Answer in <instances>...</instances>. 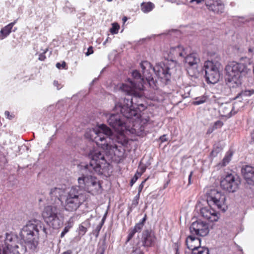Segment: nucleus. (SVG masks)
I'll use <instances>...</instances> for the list:
<instances>
[{"label":"nucleus","mask_w":254,"mask_h":254,"mask_svg":"<svg viewBox=\"0 0 254 254\" xmlns=\"http://www.w3.org/2000/svg\"><path fill=\"white\" fill-rule=\"evenodd\" d=\"M133 75L134 77H139L137 72H134ZM140 80L138 84L135 86V90L132 92L130 85H132L130 81L127 83H123L120 87V89L125 92L128 96L124 99H121L120 101L115 104L116 110H120L126 117L127 120V129L125 131H128L132 134L140 135L144 130V125L147 123V119H140V115L136 108L139 107H143L142 103H139L142 95L141 90L143 89L141 79Z\"/></svg>","instance_id":"obj_1"},{"label":"nucleus","mask_w":254,"mask_h":254,"mask_svg":"<svg viewBox=\"0 0 254 254\" xmlns=\"http://www.w3.org/2000/svg\"><path fill=\"white\" fill-rule=\"evenodd\" d=\"M140 67L142 72V75L136 70H134L132 72V79L128 78L124 83H127L130 81L132 84L130 85L132 92L135 90V86H136L140 82V80L138 77H134L133 75L134 72H137L139 74V77L141 78V83L143 86V89L141 90L142 94V91L144 89V84L147 82L150 87L153 89H157L156 80L154 79L153 77V73L154 72L158 78H160L162 82L167 83L170 80L171 77V73L170 68L164 64H157L154 67H153L150 63L147 61H143L140 63Z\"/></svg>","instance_id":"obj_2"},{"label":"nucleus","mask_w":254,"mask_h":254,"mask_svg":"<svg viewBox=\"0 0 254 254\" xmlns=\"http://www.w3.org/2000/svg\"><path fill=\"white\" fill-rule=\"evenodd\" d=\"M113 134L112 130L104 124L99 126L97 127L93 128L89 131L90 139L94 141L98 146H100L104 151L98 150L107 159H110L114 161L120 160L124 156L125 150L122 146H117L116 144H111L108 143L107 139H110V136ZM109 164L108 162H107ZM110 164H109V165Z\"/></svg>","instance_id":"obj_3"},{"label":"nucleus","mask_w":254,"mask_h":254,"mask_svg":"<svg viewBox=\"0 0 254 254\" xmlns=\"http://www.w3.org/2000/svg\"><path fill=\"white\" fill-rule=\"evenodd\" d=\"M88 157L90 159L89 164L82 166L83 171L86 176L83 175L78 178L79 186H76L79 189L80 188L85 190L86 182L89 174L96 173L98 174H103L109 170V164L107 163L103 153L98 150H92L88 153Z\"/></svg>","instance_id":"obj_4"},{"label":"nucleus","mask_w":254,"mask_h":254,"mask_svg":"<svg viewBox=\"0 0 254 254\" xmlns=\"http://www.w3.org/2000/svg\"><path fill=\"white\" fill-rule=\"evenodd\" d=\"M206 200L209 206L200 209V215L210 222L217 221L219 218V214L211 206H216L222 211H225L227 208L226 195L216 189H212L207 193Z\"/></svg>","instance_id":"obj_5"},{"label":"nucleus","mask_w":254,"mask_h":254,"mask_svg":"<svg viewBox=\"0 0 254 254\" xmlns=\"http://www.w3.org/2000/svg\"><path fill=\"white\" fill-rule=\"evenodd\" d=\"M47 229L39 220H32L27 222L22 228L20 236L28 247L35 250L38 245L39 236L47 237Z\"/></svg>","instance_id":"obj_6"},{"label":"nucleus","mask_w":254,"mask_h":254,"mask_svg":"<svg viewBox=\"0 0 254 254\" xmlns=\"http://www.w3.org/2000/svg\"><path fill=\"white\" fill-rule=\"evenodd\" d=\"M226 72V83L230 88H236L242 84V78L250 71L244 64L232 62L225 67Z\"/></svg>","instance_id":"obj_7"},{"label":"nucleus","mask_w":254,"mask_h":254,"mask_svg":"<svg viewBox=\"0 0 254 254\" xmlns=\"http://www.w3.org/2000/svg\"><path fill=\"white\" fill-rule=\"evenodd\" d=\"M64 207L69 212H74L86 201V195L76 187H71L67 192Z\"/></svg>","instance_id":"obj_8"},{"label":"nucleus","mask_w":254,"mask_h":254,"mask_svg":"<svg viewBox=\"0 0 254 254\" xmlns=\"http://www.w3.org/2000/svg\"><path fill=\"white\" fill-rule=\"evenodd\" d=\"M220 57L216 56V59L208 60L204 64L206 81L207 83L215 84L220 78L219 68L220 65L219 61Z\"/></svg>","instance_id":"obj_9"},{"label":"nucleus","mask_w":254,"mask_h":254,"mask_svg":"<svg viewBox=\"0 0 254 254\" xmlns=\"http://www.w3.org/2000/svg\"><path fill=\"white\" fill-rule=\"evenodd\" d=\"M42 216L45 221L54 229H58L63 223V217L56 206L49 205L45 207Z\"/></svg>","instance_id":"obj_10"},{"label":"nucleus","mask_w":254,"mask_h":254,"mask_svg":"<svg viewBox=\"0 0 254 254\" xmlns=\"http://www.w3.org/2000/svg\"><path fill=\"white\" fill-rule=\"evenodd\" d=\"M114 109L116 111H120V113L111 114L109 115V117L108 115H107V122L117 131L121 132H124L127 129V120L120 110H116L115 107Z\"/></svg>","instance_id":"obj_11"},{"label":"nucleus","mask_w":254,"mask_h":254,"mask_svg":"<svg viewBox=\"0 0 254 254\" xmlns=\"http://www.w3.org/2000/svg\"><path fill=\"white\" fill-rule=\"evenodd\" d=\"M241 184L240 178L236 174H228L222 178L220 182L221 188L229 192H235Z\"/></svg>","instance_id":"obj_12"},{"label":"nucleus","mask_w":254,"mask_h":254,"mask_svg":"<svg viewBox=\"0 0 254 254\" xmlns=\"http://www.w3.org/2000/svg\"><path fill=\"white\" fill-rule=\"evenodd\" d=\"M190 230L191 234L204 237L209 232V225L206 222L197 220L192 223Z\"/></svg>","instance_id":"obj_13"},{"label":"nucleus","mask_w":254,"mask_h":254,"mask_svg":"<svg viewBox=\"0 0 254 254\" xmlns=\"http://www.w3.org/2000/svg\"><path fill=\"white\" fill-rule=\"evenodd\" d=\"M154 233L150 230H146L142 233V244L144 247L152 246L156 241Z\"/></svg>","instance_id":"obj_14"},{"label":"nucleus","mask_w":254,"mask_h":254,"mask_svg":"<svg viewBox=\"0 0 254 254\" xmlns=\"http://www.w3.org/2000/svg\"><path fill=\"white\" fill-rule=\"evenodd\" d=\"M241 172L246 182L250 185H254V167L246 165L242 168Z\"/></svg>","instance_id":"obj_15"},{"label":"nucleus","mask_w":254,"mask_h":254,"mask_svg":"<svg viewBox=\"0 0 254 254\" xmlns=\"http://www.w3.org/2000/svg\"><path fill=\"white\" fill-rule=\"evenodd\" d=\"M207 8L217 14H220L224 12L225 5L221 0H213L212 2L208 1L206 3Z\"/></svg>","instance_id":"obj_16"},{"label":"nucleus","mask_w":254,"mask_h":254,"mask_svg":"<svg viewBox=\"0 0 254 254\" xmlns=\"http://www.w3.org/2000/svg\"><path fill=\"white\" fill-rule=\"evenodd\" d=\"M234 107L231 103L223 104L219 108V112L222 116L229 118L236 114V112H233Z\"/></svg>","instance_id":"obj_17"},{"label":"nucleus","mask_w":254,"mask_h":254,"mask_svg":"<svg viewBox=\"0 0 254 254\" xmlns=\"http://www.w3.org/2000/svg\"><path fill=\"white\" fill-rule=\"evenodd\" d=\"M64 193V190L59 188H54L51 189L49 193L51 198L52 203H57L62 202V195Z\"/></svg>","instance_id":"obj_18"},{"label":"nucleus","mask_w":254,"mask_h":254,"mask_svg":"<svg viewBox=\"0 0 254 254\" xmlns=\"http://www.w3.org/2000/svg\"><path fill=\"white\" fill-rule=\"evenodd\" d=\"M186 243L187 248L191 251L200 248V239L199 238L192 236L191 235L188 236L186 240Z\"/></svg>","instance_id":"obj_19"},{"label":"nucleus","mask_w":254,"mask_h":254,"mask_svg":"<svg viewBox=\"0 0 254 254\" xmlns=\"http://www.w3.org/2000/svg\"><path fill=\"white\" fill-rule=\"evenodd\" d=\"M146 220V215H145L144 217L138 223L136 224L134 227L129 230V234L127 236V242L130 241L134 236L136 233L140 232L142 229L144 223Z\"/></svg>","instance_id":"obj_20"},{"label":"nucleus","mask_w":254,"mask_h":254,"mask_svg":"<svg viewBox=\"0 0 254 254\" xmlns=\"http://www.w3.org/2000/svg\"><path fill=\"white\" fill-rule=\"evenodd\" d=\"M185 62L188 64V66H198V64L200 60L198 54L193 53L185 56Z\"/></svg>","instance_id":"obj_21"},{"label":"nucleus","mask_w":254,"mask_h":254,"mask_svg":"<svg viewBox=\"0 0 254 254\" xmlns=\"http://www.w3.org/2000/svg\"><path fill=\"white\" fill-rule=\"evenodd\" d=\"M16 21L11 22L2 28L0 31V39L2 40L6 38L11 32L12 28L15 24Z\"/></svg>","instance_id":"obj_22"},{"label":"nucleus","mask_w":254,"mask_h":254,"mask_svg":"<svg viewBox=\"0 0 254 254\" xmlns=\"http://www.w3.org/2000/svg\"><path fill=\"white\" fill-rule=\"evenodd\" d=\"M170 53L175 57H185L187 54L186 50L183 47L180 46L172 48L170 50Z\"/></svg>","instance_id":"obj_23"},{"label":"nucleus","mask_w":254,"mask_h":254,"mask_svg":"<svg viewBox=\"0 0 254 254\" xmlns=\"http://www.w3.org/2000/svg\"><path fill=\"white\" fill-rule=\"evenodd\" d=\"M90 223L89 220H86L79 225L78 231V234L83 236L86 233L87 229L90 227Z\"/></svg>","instance_id":"obj_24"},{"label":"nucleus","mask_w":254,"mask_h":254,"mask_svg":"<svg viewBox=\"0 0 254 254\" xmlns=\"http://www.w3.org/2000/svg\"><path fill=\"white\" fill-rule=\"evenodd\" d=\"M92 174H88V177L86 182L85 190L89 192H90V189L91 187L94 186V184L97 181V179L95 177L92 176Z\"/></svg>","instance_id":"obj_25"},{"label":"nucleus","mask_w":254,"mask_h":254,"mask_svg":"<svg viewBox=\"0 0 254 254\" xmlns=\"http://www.w3.org/2000/svg\"><path fill=\"white\" fill-rule=\"evenodd\" d=\"M187 72L190 76L194 78H197L199 74V71L197 69V66H188Z\"/></svg>","instance_id":"obj_26"},{"label":"nucleus","mask_w":254,"mask_h":254,"mask_svg":"<svg viewBox=\"0 0 254 254\" xmlns=\"http://www.w3.org/2000/svg\"><path fill=\"white\" fill-rule=\"evenodd\" d=\"M154 7V5L151 2H142L141 4V10L144 13H147L151 11Z\"/></svg>","instance_id":"obj_27"},{"label":"nucleus","mask_w":254,"mask_h":254,"mask_svg":"<svg viewBox=\"0 0 254 254\" xmlns=\"http://www.w3.org/2000/svg\"><path fill=\"white\" fill-rule=\"evenodd\" d=\"M145 248L142 244L138 243L135 246L133 247L131 254H143Z\"/></svg>","instance_id":"obj_28"},{"label":"nucleus","mask_w":254,"mask_h":254,"mask_svg":"<svg viewBox=\"0 0 254 254\" xmlns=\"http://www.w3.org/2000/svg\"><path fill=\"white\" fill-rule=\"evenodd\" d=\"M101 192V185L100 183L97 181L94 186L90 189V193L92 194H97Z\"/></svg>","instance_id":"obj_29"},{"label":"nucleus","mask_w":254,"mask_h":254,"mask_svg":"<svg viewBox=\"0 0 254 254\" xmlns=\"http://www.w3.org/2000/svg\"><path fill=\"white\" fill-rule=\"evenodd\" d=\"M191 254H209V250L208 248L201 247L191 252Z\"/></svg>","instance_id":"obj_30"},{"label":"nucleus","mask_w":254,"mask_h":254,"mask_svg":"<svg viewBox=\"0 0 254 254\" xmlns=\"http://www.w3.org/2000/svg\"><path fill=\"white\" fill-rule=\"evenodd\" d=\"M232 156V153L231 152H228L222 160V166H226L230 161Z\"/></svg>","instance_id":"obj_31"},{"label":"nucleus","mask_w":254,"mask_h":254,"mask_svg":"<svg viewBox=\"0 0 254 254\" xmlns=\"http://www.w3.org/2000/svg\"><path fill=\"white\" fill-rule=\"evenodd\" d=\"M206 96H202L201 97H199L195 98V101L193 102V104L194 105H198L205 103V102H206Z\"/></svg>","instance_id":"obj_32"},{"label":"nucleus","mask_w":254,"mask_h":254,"mask_svg":"<svg viewBox=\"0 0 254 254\" xmlns=\"http://www.w3.org/2000/svg\"><path fill=\"white\" fill-rule=\"evenodd\" d=\"M73 224L71 222H68L61 233V237L63 238L64 235L69 231V229L72 227Z\"/></svg>","instance_id":"obj_33"},{"label":"nucleus","mask_w":254,"mask_h":254,"mask_svg":"<svg viewBox=\"0 0 254 254\" xmlns=\"http://www.w3.org/2000/svg\"><path fill=\"white\" fill-rule=\"evenodd\" d=\"M120 28V25L117 23H113L112 24V27L110 29V32L112 34H117L118 33Z\"/></svg>","instance_id":"obj_34"},{"label":"nucleus","mask_w":254,"mask_h":254,"mask_svg":"<svg viewBox=\"0 0 254 254\" xmlns=\"http://www.w3.org/2000/svg\"><path fill=\"white\" fill-rule=\"evenodd\" d=\"M140 197V194L137 193L134 197L131 205L130 207V211H132V208H135L138 204V200Z\"/></svg>","instance_id":"obj_35"},{"label":"nucleus","mask_w":254,"mask_h":254,"mask_svg":"<svg viewBox=\"0 0 254 254\" xmlns=\"http://www.w3.org/2000/svg\"><path fill=\"white\" fill-rule=\"evenodd\" d=\"M222 150V147L218 146H215L211 152V155L213 157L217 156V154L219 153Z\"/></svg>","instance_id":"obj_36"},{"label":"nucleus","mask_w":254,"mask_h":254,"mask_svg":"<svg viewBox=\"0 0 254 254\" xmlns=\"http://www.w3.org/2000/svg\"><path fill=\"white\" fill-rule=\"evenodd\" d=\"M146 169V166L145 165L142 164L141 163L139 164V169L140 170V172H137V174L139 176H141V175L145 171Z\"/></svg>","instance_id":"obj_37"},{"label":"nucleus","mask_w":254,"mask_h":254,"mask_svg":"<svg viewBox=\"0 0 254 254\" xmlns=\"http://www.w3.org/2000/svg\"><path fill=\"white\" fill-rule=\"evenodd\" d=\"M249 58H254V47H250L247 52Z\"/></svg>","instance_id":"obj_38"},{"label":"nucleus","mask_w":254,"mask_h":254,"mask_svg":"<svg viewBox=\"0 0 254 254\" xmlns=\"http://www.w3.org/2000/svg\"><path fill=\"white\" fill-rule=\"evenodd\" d=\"M241 94L246 96H250L253 94H254V89H252L250 90H246L244 92H243Z\"/></svg>","instance_id":"obj_39"},{"label":"nucleus","mask_w":254,"mask_h":254,"mask_svg":"<svg viewBox=\"0 0 254 254\" xmlns=\"http://www.w3.org/2000/svg\"><path fill=\"white\" fill-rule=\"evenodd\" d=\"M139 177V176L138 175L137 172H136L130 181V185L131 186L136 182Z\"/></svg>","instance_id":"obj_40"},{"label":"nucleus","mask_w":254,"mask_h":254,"mask_svg":"<svg viewBox=\"0 0 254 254\" xmlns=\"http://www.w3.org/2000/svg\"><path fill=\"white\" fill-rule=\"evenodd\" d=\"M146 180H144L142 182V183L139 185L138 188V193L140 194L141 192L142 189L144 187V184Z\"/></svg>","instance_id":"obj_41"},{"label":"nucleus","mask_w":254,"mask_h":254,"mask_svg":"<svg viewBox=\"0 0 254 254\" xmlns=\"http://www.w3.org/2000/svg\"><path fill=\"white\" fill-rule=\"evenodd\" d=\"M65 66L66 64L64 62H63L62 64H61L60 63H58L56 64V67L59 69H60L61 67H62L63 68H65Z\"/></svg>","instance_id":"obj_42"},{"label":"nucleus","mask_w":254,"mask_h":254,"mask_svg":"<svg viewBox=\"0 0 254 254\" xmlns=\"http://www.w3.org/2000/svg\"><path fill=\"white\" fill-rule=\"evenodd\" d=\"M5 116L9 120H12L14 118V115L13 114L10 115L8 111H5L4 113Z\"/></svg>","instance_id":"obj_43"},{"label":"nucleus","mask_w":254,"mask_h":254,"mask_svg":"<svg viewBox=\"0 0 254 254\" xmlns=\"http://www.w3.org/2000/svg\"><path fill=\"white\" fill-rule=\"evenodd\" d=\"M93 53V50L92 47L90 46L89 47L88 49L87 52L85 53L86 56H88L90 55Z\"/></svg>","instance_id":"obj_44"},{"label":"nucleus","mask_w":254,"mask_h":254,"mask_svg":"<svg viewBox=\"0 0 254 254\" xmlns=\"http://www.w3.org/2000/svg\"><path fill=\"white\" fill-rule=\"evenodd\" d=\"M102 227V224H99L97 226L95 229V231L97 232V236L98 235L99 232L101 230V229Z\"/></svg>","instance_id":"obj_45"},{"label":"nucleus","mask_w":254,"mask_h":254,"mask_svg":"<svg viewBox=\"0 0 254 254\" xmlns=\"http://www.w3.org/2000/svg\"><path fill=\"white\" fill-rule=\"evenodd\" d=\"M53 84L54 85L57 87L58 90L60 89L62 87V86H61V85L59 83L58 81H54Z\"/></svg>","instance_id":"obj_46"},{"label":"nucleus","mask_w":254,"mask_h":254,"mask_svg":"<svg viewBox=\"0 0 254 254\" xmlns=\"http://www.w3.org/2000/svg\"><path fill=\"white\" fill-rule=\"evenodd\" d=\"M45 52L43 53H41V54H40L39 55L38 59H39L40 61H44V60H45V58H46V57H45Z\"/></svg>","instance_id":"obj_47"},{"label":"nucleus","mask_w":254,"mask_h":254,"mask_svg":"<svg viewBox=\"0 0 254 254\" xmlns=\"http://www.w3.org/2000/svg\"><path fill=\"white\" fill-rule=\"evenodd\" d=\"M160 140L161 142H164L167 141V139L166 137V135L164 134L160 137Z\"/></svg>","instance_id":"obj_48"},{"label":"nucleus","mask_w":254,"mask_h":254,"mask_svg":"<svg viewBox=\"0 0 254 254\" xmlns=\"http://www.w3.org/2000/svg\"><path fill=\"white\" fill-rule=\"evenodd\" d=\"M223 125V123L220 121H218L215 122V126H219L220 127H222Z\"/></svg>","instance_id":"obj_49"},{"label":"nucleus","mask_w":254,"mask_h":254,"mask_svg":"<svg viewBox=\"0 0 254 254\" xmlns=\"http://www.w3.org/2000/svg\"><path fill=\"white\" fill-rule=\"evenodd\" d=\"M192 173H193V172L191 171L190 172L189 176V178H188V180H189V184H190L191 183V176L192 175Z\"/></svg>","instance_id":"obj_50"},{"label":"nucleus","mask_w":254,"mask_h":254,"mask_svg":"<svg viewBox=\"0 0 254 254\" xmlns=\"http://www.w3.org/2000/svg\"><path fill=\"white\" fill-rule=\"evenodd\" d=\"M61 254H72V251L71 250H67L65 252H64L63 253H62Z\"/></svg>","instance_id":"obj_51"},{"label":"nucleus","mask_w":254,"mask_h":254,"mask_svg":"<svg viewBox=\"0 0 254 254\" xmlns=\"http://www.w3.org/2000/svg\"><path fill=\"white\" fill-rule=\"evenodd\" d=\"M174 249L176 251V254H179V248H178V246L176 245H175V247H174Z\"/></svg>","instance_id":"obj_52"},{"label":"nucleus","mask_w":254,"mask_h":254,"mask_svg":"<svg viewBox=\"0 0 254 254\" xmlns=\"http://www.w3.org/2000/svg\"><path fill=\"white\" fill-rule=\"evenodd\" d=\"M106 214H105V215L103 217V218L102 219V221H101V223L100 224H102V225H103V224L104 223V221H105V220L106 219Z\"/></svg>","instance_id":"obj_53"},{"label":"nucleus","mask_w":254,"mask_h":254,"mask_svg":"<svg viewBox=\"0 0 254 254\" xmlns=\"http://www.w3.org/2000/svg\"><path fill=\"white\" fill-rule=\"evenodd\" d=\"M203 0H191V1H196L197 3H199Z\"/></svg>","instance_id":"obj_54"},{"label":"nucleus","mask_w":254,"mask_h":254,"mask_svg":"<svg viewBox=\"0 0 254 254\" xmlns=\"http://www.w3.org/2000/svg\"><path fill=\"white\" fill-rule=\"evenodd\" d=\"M252 138L254 140V132L252 133Z\"/></svg>","instance_id":"obj_55"},{"label":"nucleus","mask_w":254,"mask_h":254,"mask_svg":"<svg viewBox=\"0 0 254 254\" xmlns=\"http://www.w3.org/2000/svg\"><path fill=\"white\" fill-rule=\"evenodd\" d=\"M124 22H126L127 20V18L126 17H124L123 19Z\"/></svg>","instance_id":"obj_56"},{"label":"nucleus","mask_w":254,"mask_h":254,"mask_svg":"<svg viewBox=\"0 0 254 254\" xmlns=\"http://www.w3.org/2000/svg\"><path fill=\"white\" fill-rule=\"evenodd\" d=\"M104 251L103 250H102L100 252V254H104Z\"/></svg>","instance_id":"obj_57"},{"label":"nucleus","mask_w":254,"mask_h":254,"mask_svg":"<svg viewBox=\"0 0 254 254\" xmlns=\"http://www.w3.org/2000/svg\"><path fill=\"white\" fill-rule=\"evenodd\" d=\"M132 211H130V207L129 208V211L127 212V215H129V214Z\"/></svg>","instance_id":"obj_58"},{"label":"nucleus","mask_w":254,"mask_h":254,"mask_svg":"<svg viewBox=\"0 0 254 254\" xmlns=\"http://www.w3.org/2000/svg\"><path fill=\"white\" fill-rule=\"evenodd\" d=\"M183 97H184V98H185L188 97L189 96V95H186V96H184V95H183Z\"/></svg>","instance_id":"obj_59"},{"label":"nucleus","mask_w":254,"mask_h":254,"mask_svg":"<svg viewBox=\"0 0 254 254\" xmlns=\"http://www.w3.org/2000/svg\"><path fill=\"white\" fill-rule=\"evenodd\" d=\"M97 80V78H95V79L93 80V82H95V81H96Z\"/></svg>","instance_id":"obj_60"},{"label":"nucleus","mask_w":254,"mask_h":254,"mask_svg":"<svg viewBox=\"0 0 254 254\" xmlns=\"http://www.w3.org/2000/svg\"><path fill=\"white\" fill-rule=\"evenodd\" d=\"M113 0H107L108 1H109V2H111Z\"/></svg>","instance_id":"obj_61"}]
</instances>
